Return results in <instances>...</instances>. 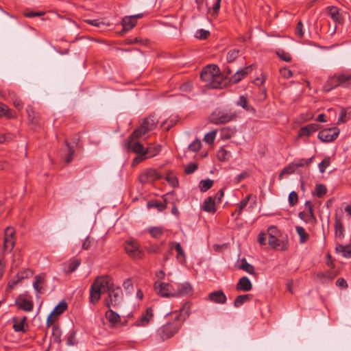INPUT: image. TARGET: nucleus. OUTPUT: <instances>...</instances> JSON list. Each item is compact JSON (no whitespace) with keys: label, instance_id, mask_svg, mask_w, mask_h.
Instances as JSON below:
<instances>
[{"label":"nucleus","instance_id":"49530a36","mask_svg":"<svg viewBox=\"0 0 351 351\" xmlns=\"http://www.w3.org/2000/svg\"><path fill=\"white\" fill-rule=\"evenodd\" d=\"M315 195L317 197H322L326 193L327 189L325 185L318 184L315 186Z\"/></svg>","mask_w":351,"mask_h":351},{"label":"nucleus","instance_id":"774afa93","mask_svg":"<svg viewBox=\"0 0 351 351\" xmlns=\"http://www.w3.org/2000/svg\"><path fill=\"white\" fill-rule=\"evenodd\" d=\"M93 241V239H91L90 237H87L82 243V249L84 250H89Z\"/></svg>","mask_w":351,"mask_h":351},{"label":"nucleus","instance_id":"de8ad7c7","mask_svg":"<svg viewBox=\"0 0 351 351\" xmlns=\"http://www.w3.org/2000/svg\"><path fill=\"white\" fill-rule=\"evenodd\" d=\"M145 250L150 254H158L161 252V245L150 244L145 247Z\"/></svg>","mask_w":351,"mask_h":351},{"label":"nucleus","instance_id":"79ce46f5","mask_svg":"<svg viewBox=\"0 0 351 351\" xmlns=\"http://www.w3.org/2000/svg\"><path fill=\"white\" fill-rule=\"evenodd\" d=\"M68 308L67 304L65 301H61L51 312L53 315H60L64 312Z\"/></svg>","mask_w":351,"mask_h":351},{"label":"nucleus","instance_id":"bf43d9fd","mask_svg":"<svg viewBox=\"0 0 351 351\" xmlns=\"http://www.w3.org/2000/svg\"><path fill=\"white\" fill-rule=\"evenodd\" d=\"M330 160L329 157H326L319 164V169L321 173H324L326 169L330 165Z\"/></svg>","mask_w":351,"mask_h":351},{"label":"nucleus","instance_id":"052dcab7","mask_svg":"<svg viewBox=\"0 0 351 351\" xmlns=\"http://www.w3.org/2000/svg\"><path fill=\"white\" fill-rule=\"evenodd\" d=\"M197 169V164L195 162H190L186 165L184 169L186 174H191Z\"/></svg>","mask_w":351,"mask_h":351},{"label":"nucleus","instance_id":"c85d7f7f","mask_svg":"<svg viewBox=\"0 0 351 351\" xmlns=\"http://www.w3.org/2000/svg\"><path fill=\"white\" fill-rule=\"evenodd\" d=\"M276 230V228L275 227H271L269 228V238H268V243L271 247L274 249H277L278 247L280 245V240L278 239L275 236L272 235V233H274Z\"/></svg>","mask_w":351,"mask_h":351},{"label":"nucleus","instance_id":"0eeeda50","mask_svg":"<svg viewBox=\"0 0 351 351\" xmlns=\"http://www.w3.org/2000/svg\"><path fill=\"white\" fill-rule=\"evenodd\" d=\"M125 250L133 258L141 259L144 256V252L139 249V244L136 241H125Z\"/></svg>","mask_w":351,"mask_h":351},{"label":"nucleus","instance_id":"393cba45","mask_svg":"<svg viewBox=\"0 0 351 351\" xmlns=\"http://www.w3.org/2000/svg\"><path fill=\"white\" fill-rule=\"evenodd\" d=\"M27 320V317L24 316L22 318L14 317L12 318L13 329L15 332H25L24 324Z\"/></svg>","mask_w":351,"mask_h":351},{"label":"nucleus","instance_id":"864d4df0","mask_svg":"<svg viewBox=\"0 0 351 351\" xmlns=\"http://www.w3.org/2000/svg\"><path fill=\"white\" fill-rule=\"evenodd\" d=\"M10 109L4 104L0 102V117H6L8 118L12 117L9 113Z\"/></svg>","mask_w":351,"mask_h":351},{"label":"nucleus","instance_id":"dca6fc26","mask_svg":"<svg viewBox=\"0 0 351 351\" xmlns=\"http://www.w3.org/2000/svg\"><path fill=\"white\" fill-rule=\"evenodd\" d=\"M193 288L189 282H184L178 285L176 291H175L174 297H181L191 294Z\"/></svg>","mask_w":351,"mask_h":351},{"label":"nucleus","instance_id":"a18cd8bd","mask_svg":"<svg viewBox=\"0 0 351 351\" xmlns=\"http://www.w3.org/2000/svg\"><path fill=\"white\" fill-rule=\"evenodd\" d=\"M81 261L80 259H75L73 261L71 262L67 267V269H65V272L66 274H71L74 272L77 267L80 265Z\"/></svg>","mask_w":351,"mask_h":351},{"label":"nucleus","instance_id":"2f4dec72","mask_svg":"<svg viewBox=\"0 0 351 351\" xmlns=\"http://www.w3.org/2000/svg\"><path fill=\"white\" fill-rule=\"evenodd\" d=\"M160 149L161 146L160 145L147 147L145 152V159L157 155L160 152Z\"/></svg>","mask_w":351,"mask_h":351},{"label":"nucleus","instance_id":"13d9d810","mask_svg":"<svg viewBox=\"0 0 351 351\" xmlns=\"http://www.w3.org/2000/svg\"><path fill=\"white\" fill-rule=\"evenodd\" d=\"M313 158H314V156H312L308 159L302 158V159L299 160L298 162H293V163L295 165V167L297 169L298 167H304V165H307V166L309 165L312 162Z\"/></svg>","mask_w":351,"mask_h":351},{"label":"nucleus","instance_id":"6ab92c4d","mask_svg":"<svg viewBox=\"0 0 351 351\" xmlns=\"http://www.w3.org/2000/svg\"><path fill=\"white\" fill-rule=\"evenodd\" d=\"M252 288V285L250 279L246 276L241 278L236 285V289L237 291H249Z\"/></svg>","mask_w":351,"mask_h":351},{"label":"nucleus","instance_id":"473e14b6","mask_svg":"<svg viewBox=\"0 0 351 351\" xmlns=\"http://www.w3.org/2000/svg\"><path fill=\"white\" fill-rule=\"evenodd\" d=\"M252 298V295L251 294L239 295L235 298L234 306L237 308L240 307L246 301L250 300Z\"/></svg>","mask_w":351,"mask_h":351},{"label":"nucleus","instance_id":"4d7b16f0","mask_svg":"<svg viewBox=\"0 0 351 351\" xmlns=\"http://www.w3.org/2000/svg\"><path fill=\"white\" fill-rule=\"evenodd\" d=\"M66 145L68 148V155L66 156L65 162L66 163H69L73 159V155L74 154V149H73V147L70 145V143L65 141Z\"/></svg>","mask_w":351,"mask_h":351},{"label":"nucleus","instance_id":"6e6d98bb","mask_svg":"<svg viewBox=\"0 0 351 351\" xmlns=\"http://www.w3.org/2000/svg\"><path fill=\"white\" fill-rule=\"evenodd\" d=\"M202 147V143L200 140L196 139L189 145V149L193 152H197Z\"/></svg>","mask_w":351,"mask_h":351},{"label":"nucleus","instance_id":"37998d69","mask_svg":"<svg viewBox=\"0 0 351 351\" xmlns=\"http://www.w3.org/2000/svg\"><path fill=\"white\" fill-rule=\"evenodd\" d=\"M213 180L210 179H206L201 180L199 182V189L202 192H206L210 189L213 185Z\"/></svg>","mask_w":351,"mask_h":351},{"label":"nucleus","instance_id":"f257e3e1","mask_svg":"<svg viewBox=\"0 0 351 351\" xmlns=\"http://www.w3.org/2000/svg\"><path fill=\"white\" fill-rule=\"evenodd\" d=\"M107 291L108 295L104 299V304L108 308H117L123 301V291L120 287H114L108 276L97 277L90 289V302L95 304L100 298L103 291Z\"/></svg>","mask_w":351,"mask_h":351},{"label":"nucleus","instance_id":"1a4fd4ad","mask_svg":"<svg viewBox=\"0 0 351 351\" xmlns=\"http://www.w3.org/2000/svg\"><path fill=\"white\" fill-rule=\"evenodd\" d=\"M156 292L162 297H174L175 290L169 283L156 282L154 285Z\"/></svg>","mask_w":351,"mask_h":351},{"label":"nucleus","instance_id":"6e6552de","mask_svg":"<svg viewBox=\"0 0 351 351\" xmlns=\"http://www.w3.org/2000/svg\"><path fill=\"white\" fill-rule=\"evenodd\" d=\"M5 237L3 239V253H10L12 251L15 241L14 239V235L15 234V231L12 227H7L5 230Z\"/></svg>","mask_w":351,"mask_h":351},{"label":"nucleus","instance_id":"412c9836","mask_svg":"<svg viewBox=\"0 0 351 351\" xmlns=\"http://www.w3.org/2000/svg\"><path fill=\"white\" fill-rule=\"evenodd\" d=\"M153 317L152 309L151 308H147L145 313L136 320L135 325L136 326H145L147 325L150 319Z\"/></svg>","mask_w":351,"mask_h":351},{"label":"nucleus","instance_id":"4c0bfd02","mask_svg":"<svg viewBox=\"0 0 351 351\" xmlns=\"http://www.w3.org/2000/svg\"><path fill=\"white\" fill-rule=\"evenodd\" d=\"M241 269L244 270L245 271L247 272L250 274H255V269L254 267L248 263L245 258L241 259V264L239 267Z\"/></svg>","mask_w":351,"mask_h":351},{"label":"nucleus","instance_id":"e433bc0d","mask_svg":"<svg viewBox=\"0 0 351 351\" xmlns=\"http://www.w3.org/2000/svg\"><path fill=\"white\" fill-rule=\"evenodd\" d=\"M295 230L300 237V243H306L309 238V234L305 231L304 228L301 226H296Z\"/></svg>","mask_w":351,"mask_h":351},{"label":"nucleus","instance_id":"7c9ffc66","mask_svg":"<svg viewBox=\"0 0 351 351\" xmlns=\"http://www.w3.org/2000/svg\"><path fill=\"white\" fill-rule=\"evenodd\" d=\"M204 69L212 74L215 78H218V80H223L220 75V70L217 65L210 64L205 66Z\"/></svg>","mask_w":351,"mask_h":351},{"label":"nucleus","instance_id":"9d476101","mask_svg":"<svg viewBox=\"0 0 351 351\" xmlns=\"http://www.w3.org/2000/svg\"><path fill=\"white\" fill-rule=\"evenodd\" d=\"M339 130L336 128H330L323 129L318 134V138L323 142H332L335 141L339 136Z\"/></svg>","mask_w":351,"mask_h":351},{"label":"nucleus","instance_id":"c03bdc74","mask_svg":"<svg viewBox=\"0 0 351 351\" xmlns=\"http://www.w3.org/2000/svg\"><path fill=\"white\" fill-rule=\"evenodd\" d=\"M250 197H251V195H247L238 204L237 216L235 217V220H237L238 219V217L242 213L243 209L247 206V204L250 199Z\"/></svg>","mask_w":351,"mask_h":351},{"label":"nucleus","instance_id":"69168bd1","mask_svg":"<svg viewBox=\"0 0 351 351\" xmlns=\"http://www.w3.org/2000/svg\"><path fill=\"white\" fill-rule=\"evenodd\" d=\"M216 136V131L213 130L204 136V140L208 143H213Z\"/></svg>","mask_w":351,"mask_h":351},{"label":"nucleus","instance_id":"ea45409f","mask_svg":"<svg viewBox=\"0 0 351 351\" xmlns=\"http://www.w3.org/2000/svg\"><path fill=\"white\" fill-rule=\"evenodd\" d=\"M230 157V152L227 151L224 147H221L217 152V158L219 161H226Z\"/></svg>","mask_w":351,"mask_h":351},{"label":"nucleus","instance_id":"f704fd0d","mask_svg":"<svg viewBox=\"0 0 351 351\" xmlns=\"http://www.w3.org/2000/svg\"><path fill=\"white\" fill-rule=\"evenodd\" d=\"M61 335H62V331L59 326L56 325H53L52 326V334H51V340L53 342L56 343H60L61 342Z\"/></svg>","mask_w":351,"mask_h":351},{"label":"nucleus","instance_id":"72a5a7b5","mask_svg":"<svg viewBox=\"0 0 351 351\" xmlns=\"http://www.w3.org/2000/svg\"><path fill=\"white\" fill-rule=\"evenodd\" d=\"M165 202L162 203L161 202H159V201H149L147 202V207L149 208H157L159 211H162L164 210L165 209H166L167 208V199H164Z\"/></svg>","mask_w":351,"mask_h":351},{"label":"nucleus","instance_id":"603ef678","mask_svg":"<svg viewBox=\"0 0 351 351\" xmlns=\"http://www.w3.org/2000/svg\"><path fill=\"white\" fill-rule=\"evenodd\" d=\"M277 56L285 62H289L291 61V56L287 52H285L284 50H278L276 51Z\"/></svg>","mask_w":351,"mask_h":351},{"label":"nucleus","instance_id":"5701e85b","mask_svg":"<svg viewBox=\"0 0 351 351\" xmlns=\"http://www.w3.org/2000/svg\"><path fill=\"white\" fill-rule=\"evenodd\" d=\"M215 200L213 197H207L202 205V209L208 213L214 214L217 211Z\"/></svg>","mask_w":351,"mask_h":351},{"label":"nucleus","instance_id":"ddd939ff","mask_svg":"<svg viewBox=\"0 0 351 351\" xmlns=\"http://www.w3.org/2000/svg\"><path fill=\"white\" fill-rule=\"evenodd\" d=\"M321 128V126L317 123H310L306 126L302 127L298 132V138H302L304 136L309 137L314 132Z\"/></svg>","mask_w":351,"mask_h":351},{"label":"nucleus","instance_id":"8fccbe9b","mask_svg":"<svg viewBox=\"0 0 351 351\" xmlns=\"http://www.w3.org/2000/svg\"><path fill=\"white\" fill-rule=\"evenodd\" d=\"M45 14L43 11L34 12L29 9H26L23 11V15L27 18H32L36 16H41Z\"/></svg>","mask_w":351,"mask_h":351},{"label":"nucleus","instance_id":"338daca9","mask_svg":"<svg viewBox=\"0 0 351 351\" xmlns=\"http://www.w3.org/2000/svg\"><path fill=\"white\" fill-rule=\"evenodd\" d=\"M280 73L281 75L286 79H289L293 75L292 71L290 69H287V67L280 69Z\"/></svg>","mask_w":351,"mask_h":351},{"label":"nucleus","instance_id":"423d86ee","mask_svg":"<svg viewBox=\"0 0 351 351\" xmlns=\"http://www.w3.org/2000/svg\"><path fill=\"white\" fill-rule=\"evenodd\" d=\"M200 78L203 82H206V86L211 88H221L226 84V81L218 80V78H215L204 69L200 73Z\"/></svg>","mask_w":351,"mask_h":351},{"label":"nucleus","instance_id":"0e129e2a","mask_svg":"<svg viewBox=\"0 0 351 351\" xmlns=\"http://www.w3.org/2000/svg\"><path fill=\"white\" fill-rule=\"evenodd\" d=\"M123 287L128 292H131L133 289V282L130 278H127L123 281Z\"/></svg>","mask_w":351,"mask_h":351},{"label":"nucleus","instance_id":"58836bf2","mask_svg":"<svg viewBox=\"0 0 351 351\" xmlns=\"http://www.w3.org/2000/svg\"><path fill=\"white\" fill-rule=\"evenodd\" d=\"M34 271L30 269H25L23 271H19L16 277L21 282L22 280L29 278L33 276Z\"/></svg>","mask_w":351,"mask_h":351},{"label":"nucleus","instance_id":"20e7f679","mask_svg":"<svg viewBox=\"0 0 351 351\" xmlns=\"http://www.w3.org/2000/svg\"><path fill=\"white\" fill-rule=\"evenodd\" d=\"M157 123L158 120L154 116L145 117L141 125L132 132L131 134V138H141L149 132L154 130Z\"/></svg>","mask_w":351,"mask_h":351},{"label":"nucleus","instance_id":"4468645a","mask_svg":"<svg viewBox=\"0 0 351 351\" xmlns=\"http://www.w3.org/2000/svg\"><path fill=\"white\" fill-rule=\"evenodd\" d=\"M46 284V274L44 273L40 274L34 277V281L33 282V287L38 293H41L44 291L45 288L43 287V285Z\"/></svg>","mask_w":351,"mask_h":351},{"label":"nucleus","instance_id":"bb28decb","mask_svg":"<svg viewBox=\"0 0 351 351\" xmlns=\"http://www.w3.org/2000/svg\"><path fill=\"white\" fill-rule=\"evenodd\" d=\"M169 246H170L171 250L174 248L175 250L176 251V252H177L176 257L178 260H180L182 261H185V259H186L185 253H184L180 243L170 242Z\"/></svg>","mask_w":351,"mask_h":351},{"label":"nucleus","instance_id":"5fc2aeb1","mask_svg":"<svg viewBox=\"0 0 351 351\" xmlns=\"http://www.w3.org/2000/svg\"><path fill=\"white\" fill-rule=\"evenodd\" d=\"M295 170H296L295 165H294V163H291V164L289 165L288 166L285 167L282 169L279 177H280V178H281L283 174H291V173H294Z\"/></svg>","mask_w":351,"mask_h":351},{"label":"nucleus","instance_id":"a211bd4d","mask_svg":"<svg viewBox=\"0 0 351 351\" xmlns=\"http://www.w3.org/2000/svg\"><path fill=\"white\" fill-rule=\"evenodd\" d=\"M16 305L19 309L27 312L31 311L34 306L32 301L23 298H19L16 300Z\"/></svg>","mask_w":351,"mask_h":351},{"label":"nucleus","instance_id":"39448f33","mask_svg":"<svg viewBox=\"0 0 351 351\" xmlns=\"http://www.w3.org/2000/svg\"><path fill=\"white\" fill-rule=\"evenodd\" d=\"M237 117L235 112L216 110L210 116V122L216 125L225 124Z\"/></svg>","mask_w":351,"mask_h":351},{"label":"nucleus","instance_id":"a878e982","mask_svg":"<svg viewBox=\"0 0 351 351\" xmlns=\"http://www.w3.org/2000/svg\"><path fill=\"white\" fill-rule=\"evenodd\" d=\"M335 252L337 254H341L345 258H351V244L343 245L338 243L336 245Z\"/></svg>","mask_w":351,"mask_h":351},{"label":"nucleus","instance_id":"2eb2a0df","mask_svg":"<svg viewBox=\"0 0 351 351\" xmlns=\"http://www.w3.org/2000/svg\"><path fill=\"white\" fill-rule=\"evenodd\" d=\"M208 299L214 303L221 304H225L227 300L226 295L222 290H218L210 293L208 295Z\"/></svg>","mask_w":351,"mask_h":351},{"label":"nucleus","instance_id":"aec40b11","mask_svg":"<svg viewBox=\"0 0 351 351\" xmlns=\"http://www.w3.org/2000/svg\"><path fill=\"white\" fill-rule=\"evenodd\" d=\"M328 15L335 22L339 24L343 23V19L339 14V10L336 6H328L326 8Z\"/></svg>","mask_w":351,"mask_h":351},{"label":"nucleus","instance_id":"b1692460","mask_svg":"<svg viewBox=\"0 0 351 351\" xmlns=\"http://www.w3.org/2000/svg\"><path fill=\"white\" fill-rule=\"evenodd\" d=\"M105 316L112 326H115L121 321L120 315L110 308L106 312Z\"/></svg>","mask_w":351,"mask_h":351},{"label":"nucleus","instance_id":"e2e57ef3","mask_svg":"<svg viewBox=\"0 0 351 351\" xmlns=\"http://www.w3.org/2000/svg\"><path fill=\"white\" fill-rule=\"evenodd\" d=\"M209 35H210V32L208 31L201 29L197 32L195 36L199 39L204 40V39H206Z\"/></svg>","mask_w":351,"mask_h":351},{"label":"nucleus","instance_id":"f3484780","mask_svg":"<svg viewBox=\"0 0 351 351\" xmlns=\"http://www.w3.org/2000/svg\"><path fill=\"white\" fill-rule=\"evenodd\" d=\"M252 71V65L246 66L240 71H237L231 77L230 80L233 83L239 82L246 75Z\"/></svg>","mask_w":351,"mask_h":351},{"label":"nucleus","instance_id":"f03ea898","mask_svg":"<svg viewBox=\"0 0 351 351\" xmlns=\"http://www.w3.org/2000/svg\"><path fill=\"white\" fill-rule=\"evenodd\" d=\"M189 306L185 304L180 308V312L173 313L174 319L172 322H169L158 330V335L162 340L167 339L173 337L182 326V321L189 315Z\"/></svg>","mask_w":351,"mask_h":351},{"label":"nucleus","instance_id":"680f3d73","mask_svg":"<svg viewBox=\"0 0 351 351\" xmlns=\"http://www.w3.org/2000/svg\"><path fill=\"white\" fill-rule=\"evenodd\" d=\"M298 202V193L295 191H292L289 195V203L290 206L295 205Z\"/></svg>","mask_w":351,"mask_h":351},{"label":"nucleus","instance_id":"c9c22d12","mask_svg":"<svg viewBox=\"0 0 351 351\" xmlns=\"http://www.w3.org/2000/svg\"><path fill=\"white\" fill-rule=\"evenodd\" d=\"M335 276L336 274L333 275L332 271H326L325 272H319L316 274L317 279L322 283L324 282V279L327 278L329 280H332Z\"/></svg>","mask_w":351,"mask_h":351},{"label":"nucleus","instance_id":"a19ab883","mask_svg":"<svg viewBox=\"0 0 351 351\" xmlns=\"http://www.w3.org/2000/svg\"><path fill=\"white\" fill-rule=\"evenodd\" d=\"M149 233L154 239H160L163 235V229L161 227H152L149 229Z\"/></svg>","mask_w":351,"mask_h":351},{"label":"nucleus","instance_id":"4be33fe9","mask_svg":"<svg viewBox=\"0 0 351 351\" xmlns=\"http://www.w3.org/2000/svg\"><path fill=\"white\" fill-rule=\"evenodd\" d=\"M335 234L336 237L343 239L344 237V226L341 217L337 215L335 217Z\"/></svg>","mask_w":351,"mask_h":351},{"label":"nucleus","instance_id":"c756f323","mask_svg":"<svg viewBox=\"0 0 351 351\" xmlns=\"http://www.w3.org/2000/svg\"><path fill=\"white\" fill-rule=\"evenodd\" d=\"M27 112L28 114L29 119L32 124L37 125L40 123L39 115L37 112L34 111V108L32 106H29L27 108Z\"/></svg>","mask_w":351,"mask_h":351},{"label":"nucleus","instance_id":"cd10ccee","mask_svg":"<svg viewBox=\"0 0 351 351\" xmlns=\"http://www.w3.org/2000/svg\"><path fill=\"white\" fill-rule=\"evenodd\" d=\"M121 25L123 26V31L128 32L136 25V21H134V19L131 16H125L122 19Z\"/></svg>","mask_w":351,"mask_h":351},{"label":"nucleus","instance_id":"7ed1b4c3","mask_svg":"<svg viewBox=\"0 0 351 351\" xmlns=\"http://www.w3.org/2000/svg\"><path fill=\"white\" fill-rule=\"evenodd\" d=\"M351 85V72L343 71L330 77L323 86V90L329 92L339 86L348 88Z\"/></svg>","mask_w":351,"mask_h":351},{"label":"nucleus","instance_id":"f8f14e48","mask_svg":"<svg viewBox=\"0 0 351 351\" xmlns=\"http://www.w3.org/2000/svg\"><path fill=\"white\" fill-rule=\"evenodd\" d=\"M139 138H131V135L128 138L126 147L128 151L132 152L137 155H141V157L145 156V149L143 144L136 141L134 142V140L138 139Z\"/></svg>","mask_w":351,"mask_h":351},{"label":"nucleus","instance_id":"09e8293b","mask_svg":"<svg viewBox=\"0 0 351 351\" xmlns=\"http://www.w3.org/2000/svg\"><path fill=\"white\" fill-rule=\"evenodd\" d=\"M240 51L239 49H233L229 50L227 53V61L232 62L239 55Z\"/></svg>","mask_w":351,"mask_h":351},{"label":"nucleus","instance_id":"3c124183","mask_svg":"<svg viewBox=\"0 0 351 351\" xmlns=\"http://www.w3.org/2000/svg\"><path fill=\"white\" fill-rule=\"evenodd\" d=\"M11 95H12V103H13V105L14 106V107L19 110L23 108V104L22 101L21 100V99L14 93H12Z\"/></svg>","mask_w":351,"mask_h":351},{"label":"nucleus","instance_id":"9b49d317","mask_svg":"<svg viewBox=\"0 0 351 351\" xmlns=\"http://www.w3.org/2000/svg\"><path fill=\"white\" fill-rule=\"evenodd\" d=\"M162 176L154 169H147L138 176V180L142 184L152 182L155 180H159Z\"/></svg>","mask_w":351,"mask_h":351}]
</instances>
